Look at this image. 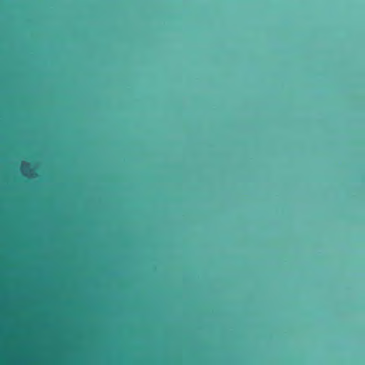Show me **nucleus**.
<instances>
[{"label":"nucleus","mask_w":365,"mask_h":365,"mask_svg":"<svg viewBox=\"0 0 365 365\" xmlns=\"http://www.w3.org/2000/svg\"><path fill=\"white\" fill-rule=\"evenodd\" d=\"M0 365H144V363H89V362H0Z\"/></svg>","instance_id":"f257e3e1"}]
</instances>
